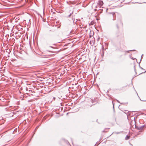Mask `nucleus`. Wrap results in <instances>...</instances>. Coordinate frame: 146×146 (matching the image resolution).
Listing matches in <instances>:
<instances>
[{
  "label": "nucleus",
  "mask_w": 146,
  "mask_h": 146,
  "mask_svg": "<svg viewBox=\"0 0 146 146\" xmlns=\"http://www.w3.org/2000/svg\"><path fill=\"white\" fill-rule=\"evenodd\" d=\"M116 26L118 30H119L120 28L123 27V23L120 20L117 21L116 22Z\"/></svg>",
  "instance_id": "2"
},
{
  "label": "nucleus",
  "mask_w": 146,
  "mask_h": 146,
  "mask_svg": "<svg viewBox=\"0 0 146 146\" xmlns=\"http://www.w3.org/2000/svg\"><path fill=\"white\" fill-rule=\"evenodd\" d=\"M53 99H54V100H55V98H54H54H53Z\"/></svg>",
  "instance_id": "6"
},
{
  "label": "nucleus",
  "mask_w": 146,
  "mask_h": 146,
  "mask_svg": "<svg viewBox=\"0 0 146 146\" xmlns=\"http://www.w3.org/2000/svg\"><path fill=\"white\" fill-rule=\"evenodd\" d=\"M90 37H91V35H90Z\"/></svg>",
  "instance_id": "8"
},
{
  "label": "nucleus",
  "mask_w": 146,
  "mask_h": 146,
  "mask_svg": "<svg viewBox=\"0 0 146 146\" xmlns=\"http://www.w3.org/2000/svg\"><path fill=\"white\" fill-rule=\"evenodd\" d=\"M71 14H70L69 15L68 17H70L71 15Z\"/></svg>",
  "instance_id": "5"
},
{
  "label": "nucleus",
  "mask_w": 146,
  "mask_h": 146,
  "mask_svg": "<svg viewBox=\"0 0 146 146\" xmlns=\"http://www.w3.org/2000/svg\"><path fill=\"white\" fill-rule=\"evenodd\" d=\"M131 145L132 146H133V145L132 144H131Z\"/></svg>",
  "instance_id": "9"
},
{
  "label": "nucleus",
  "mask_w": 146,
  "mask_h": 146,
  "mask_svg": "<svg viewBox=\"0 0 146 146\" xmlns=\"http://www.w3.org/2000/svg\"><path fill=\"white\" fill-rule=\"evenodd\" d=\"M117 101L118 102H119V101L118 100H117Z\"/></svg>",
  "instance_id": "7"
},
{
  "label": "nucleus",
  "mask_w": 146,
  "mask_h": 146,
  "mask_svg": "<svg viewBox=\"0 0 146 146\" xmlns=\"http://www.w3.org/2000/svg\"><path fill=\"white\" fill-rule=\"evenodd\" d=\"M130 136L128 135H127L125 137V139L126 140H127L129 139L130 138Z\"/></svg>",
  "instance_id": "4"
},
{
  "label": "nucleus",
  "mask_w": 146,
  "mask_h": 146,
  "mask_svg": "<svg viewBox=\"0 0 146 146\" xmlns=\"http://www.w3.org/2000/svg\"><path fill=\"white\" fill-rule=\"evenodd\" d=\"M98 4L100 7L102 6L103 4V2L102 1H99L98 2Z\"/></svg>",
  "instance_id": "3"
},
{
  "label": "nucleus",
  "mask_w": 146,
  "mask_h": 146,
  "mask_svg": "<svg viewBox=\"0 0 146 146\" xmlns=\"http://www.w3.org/2000/svg\"><path fill=\"white\" fill-rule=\"evenodd\" d=\"M107 17L110 21H114L116 19L115 13L114 12L108 14Z\"/></svg>",
  "instance_id": "1"
}]
</instances>
